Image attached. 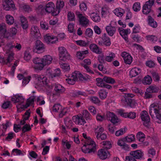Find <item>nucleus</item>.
Wrapping results in <instances>:
<instances>
[{"mask_svg": "<svg viewBox=\"0 0 161 161\" xmlns=\"http://www.w3.org/2000/svg\"><path fill=\"white\" fill-rule=\"evenodd\" d=\"M149 114L152 119L156 118L158 119V123H161V104L159 103H154L149 108Z\"/></svg>", "mask_w": 161, "mask_h": 161, "instance_id": "f257e3e1", "label": "nucleus"}, {"mask_svg": "<svg viewBox=\"0 0 161 161\" xmlns=\"http://www.w3.org/2000/svg\"><path fill=\"white\" fill-rule=\"evenodd\" d=\"M82 135L85 138V143L81 148L82 152L85 153L94 152L96 148L95 142L90 137H87L86 134L83 133Z\"/></svg>", "mask_w": 161, "mask_h": 161, "instance_id": "f03ea898", "label": "nucleus"}, {"mask_svg": "<svg viewBox=\"0 0 161 161\" xmlns=\"http://www.w3.org/2000/svg\"><path fill=\"white\" fill-rule=\"evenodd\" d=\"M55 5L54 3L52 2H49L45 5L43 6L42 5H40L38 7L39 9H41L42 11L44 9L46 11L49 13H52L55 15L56 9H54Z\"/></svg>", "mask_w": 161, "mask_h": 161, "instance_id": "7ed1b4c3", "label": "nucleus"}, {"mask_svg": "<svg viewBox=\"0 0 161 161\" xmlns=\"http://www.w3.org/2000/svg\"><path fill=\"white\" fill-rule=\"evenodd\" d=\"M140 115L143 124L145 126L149 127L150 125V121L147 112L143 110L141 113Z\"/></svg>", "mask_w": 161, "mask_h": 161, "instance_id": "20e7f679", "label": "nucleus"}, {"mask_svg": "<svg viewBox=\"0 0 161 161\" xmlns=\"http://www.w3.org/2000/svg\"><path fill=\"white\" fill-rule=\"evenodd\" d=\"M154 2L155 0H149L145 3L142 7V12L143 14H147L151 12Z\"/></svg>", "mask_w": 161, "mask_h": 161, "instance_id": "39448f33", "label": "nucleus"}, {"mask_svg": "<svg viewBox=\"0 0 161 161\" xmlns=\"http://www.w3.org/2000/svg\"><path fill=\"white\" fill-rule=\"evenodd\" d=\"M76 15L78 18L80 24L84 27H86L89 24V20L88 16H85L80 14L79 12L77 11Z\"/></svg>", "mask_w": 161, "mask_h": 161, "instance_id": "423d86ee", "label": "nucleus"}, {"mask_svg": "<svg viewBox=\"0 0 161 161\" xmlns=\"http://www.w3.org/2000/svg\"><path fill=\"white\" fill-rule=\"evenodd\" d=\"M59 51V59L62 61H65L67 59L70 58V56L67 53L66 49L63 47H58Z\"/></svg>", "mask_w": 161, "mask_h": 161, "instance_id": "0eeeda50", "label": "nucleus"}, {"mask_svg": "<svg viewBox=\"0 0 161 161\" xmlns=\"http://www.w3.org/2000/svg\"><path fill=\"white\" fill-rule=\"evenodd\" d=\"M3 8L6 10H9L12 9H16L15 5L13 0H3Z\"/></svg>", "mask_w": 161, "mask_h": 161, "instance_id": "6e6552de", "label": "nucleus"}, {"mask_svg": "<svg viewBox=\"0 0 161 161\" xmlns=\"http://www.w3.org/2000/svg\"><path fill=\"white\" fill-rule=\"evenodd\" d=\"M35 52L40 53L43 52L45 51V47L43 43L40 40H37L35 43Z\"/></svg>", "mask_w": 161, "mask_h": 161, "instance_id": "1a4fd4ad", "label": "nucleus"}, {"mask_svg": "<svg viewBox=\"0 0 161 161\" xmlns=\"http://www.w3.org/2000/svg\"><path fill=\"white\" fill-rule=\"evenodd\" d=\"M113 23H114L115 24H116V22L112 21L109 25L106 26L105 27L107 32L108 35L111 36H113L115 33L116 30L115 26H112Z\"/></svg>", "mask_w": 161, "mask_h": 161, "instance_id": "9d476101", "label": "nucleus"}, {"mask_svg": "<svg viewBox=\"0 0 161 161\" xmlns=\"http://www.w3.org/2000/svg\"><path fill=\"white\" fill-rule=\"evenodd\" d=\"M44 38L45 41L48 44L56 43L58 41L57 37L48 34L44 35Z\"/></svg>", "mask_w": 161, "mask_h": 161, "instance_id": "9b49d317", "label": "nucleus"}, {"mask_svg": "<svg viewBox=\"0 0 161 161\" xmlns=\"http://www.w3.org/2000/svg\"><path fill=\"white\" fill-rule=\"evenodd\" d=\"M106 119L110 120L114 124H116L118 122L119 119L114 113L108 112L106 113Z\"/></svg>", "mask_w": 161, "mask_h": 161, "instance_id": "f8f14e48", "label": "nucleus"}, {"mask_svg": "<svg viewBox=\"0 0 161 161\" xmlns=\"http://www.w3.org/2000/svg\"><path fill=\"white\" fill-rule=\"evenodd\" d=\"M33 63L36 64V68L40 70H42L44 67L42 58L36 57L33 59Z\"/></svg>", "mask_w": 161, "mask_h": 161, "instance_id": "ddd939ff", "label": "nucleus"}, {"mask_svg": "<svg viewBox=\"0 0 161 161\" xmlns=\"http://www.w3.org/2000/svg\"><path fill=\"white\" fill-rule=\"evenodd\" d=\"M33 78H34L36 81H37V83L39 85H42V82L43 84H47V78L43 75H38L37 74H34L33 75Z\"/></svg>", "mask_w": 161, "mask_h": 161, "instance_id": "4468645a", "label": "nucleus"}, {"mask_svg": "<svg viewBox=\"0 0 161 161\" xmlns=\"http://www.w3.org/2000/svg\"><path fill=\"white\" fill-rule=\"evenodd\" d=\"M73 119L75 123L79 125H84L86 121L81 114H79L73 117Z\"/></svg>", "mask_w": 161, "mask_h": 161, "instance_id": "2eb2a0df", "label": "nucleus"}, {"mask_svg": "<svg viewBox=\"0 0 161 161\" xmlns=\"http://www.w3.org/2000/svg\"><path fill=\"white\" fill-rule=\"evenodd\" d=\"M30 35L33 38H37L40 37V34L38 28L35 25L32 26L31 28Z\"/></svg>", "mask_w": 161, "mask_h": 161, "instance_id": "dca6fc26", "label": "nucleus"}, {"mask_svg": "<svg viewBox=\"0 0 161 161\" xmlns=\"http://www.w3.org/2000/svg\"><path fill=\"white\" fill-rule=\"evenodd\" d=\"M130 154L135 158L139 159H142L144 155L143 152L140 150H137L131 152Z\"/></svg>", "mask_w": 161, "mask_h": 161, "instance_id": "f3484780", "label": "nucleus"}, {"mask_svg": "<svg viewBox=\"0 0 161 161\" xmlns=\"http://www.w3.org/2000/svg\"><path fill=\"white\" fill-rule=\"evenodd\" d=\"M97 155L101 159H105L110 156V154L108 151L101 149L98 152Z\"/></svg>", "mask_w": 161, "mask_h": 161, "instance_id": "a211bd4d", "label": "nucleus"}, {"mask_svg": "<svg viewBox=\"0 0 161 161\" xmlns=\"http://www.w3.org/2000/svg\"><path fill=\"white\" fill-rule=\"evenodd\" d=\"M78 79L76 71H75L72 74L71 76L66 79V80L69 84L73 85L75 83V81Z\"/></svg>", "mask_w": 161, "mask_h": 161, "instance_id": "6ab92c4d", "label": "nucleus"}, {"mask_svg": "<svg viewBox=\"0 0 161 161\" xmlns=\"http://www.w3.org/2000/svg\"><path fill=\"white\" fill-rule=\"evenodd\" d=\"M121 56L125 64H130L132 63V58L128 53L125 52H123L122 53Z\"/></svg>", "mask_w": 161, "mask_h": 161, "instance_id": "aec40b11", "label": "nucleus"}, {"mask_svg": "<svg viewBox=\"0 0 161 161\" xmlns=\"http://www.w3.org/2000/svg\"><path fill=\"white\" fill-rule=\"evenodd\" d=\"M89 15L92 20L95 22H99L101 20L99 12H90L89 13Z\"/></svg>", "mask_w": 161, "mask_h": 161, "instance_id": "412c9836", "label": "nucleus"}, {"mask_svg": "<svg viewBox=\"0 0 161 161\" xmlns=\"http://www.w3.org/2000/svg\"><path fill=\"white\" fill-rule=\"evenodd\" d=\"M11 100L15 103H19L21 104L24 103L25 99L22 96L17 94L12 98Z\"/></svg>", "mask_w": 161, "mask_h": 161, "instance_id": "4be33fe9", "label": "nucleus"}, {"mask_svg": "<svg viewBox=\"0 0 161 161\" xmlns=\"http://www.w3.org/2000/svg\"><path fill=\"white\" fill-rule=\"evenodd\" d=\"M102 39L103 45L106 46H109L111 45L110 39L106 33L103 34L102 36Z\"/></svg>", "mask_w": 161, "mask_h": 161, "instance_id": "5701e85b", "label": "nucleus"}, {"mask_svg": "<svg viewBox=\"0 0 161 161\" xmlns=\"http://www.w3.org/2000/svg\"><path fill=\"white\" fill-rule=\"evenodd\" d=\"M120 100L122 105L126 106H128L130 103V101L131 100V98H128L127 96L124 95L120 97Z\"/></svg>", "mask_w": 161, "mask_h": 161, "instance_id": "b1692460", "label": "nucleus"}, {"mask_svg": "<svg viewBox=\"0 0 161 161\" xmlns=\"http://www.w3.org/2000/svg\"><path fill=\"white\" fill-rule=\"evenodd\" d=\"M64 5V2L61 0H58L56 3L55 15L58 14L60 12V10Z\"/></svg>", "mask_w": 161, "mask_h": 161, "instance_id": "393cba45", "label": "nucleus"}, {"mask_svg": "<svg viewBox=\"0 0 161 161\" xmlns=\"http://www.w3.org/2000/svg\"><path fill=\"white\" fill-rule=\"evenodd\" d=\"M42 59L44 66L50 64L52 63L53 60L52 56L49 55L44 56Z\"/></svg>", "mask_w": 161, "mask_h": 161, "instance_id": "a878e982", "label": "nucleus"}, {"mask_svg": "<svg viewBox=\"0 0 161 161\" xmlns=\"http://www.w3.org/2000/svg\"><path fill=\"white\" fill-rule=\"evenodd\" d=\"M78 79L81 80H87L91 78V77L86 74L82 75L80 72L76 71Z\"/></svg>", "mask_w": 161, "mask_h": 161, "instance_id": "bb28decb", "label": "nucleus"}, {"mask_svg": "<svg viewBox=\"0 0 161 161\" xmlns=\"http://www.w3.org/2000/svg\"><path fill=\"white\" fill-rule=\"evenodd\" d=\"M141 72V69L139 68L135 67L132 68L129 72V75L130 77L136 76Z\"/></svg>", "mask_w": 161, "mask_h": 161, "instance_id": "cd10ccee", "label": "nucleus"}, {"mask_svg": "<svg viewBox=\"0 0 161 161\" xmlns=\"http://www.w3.org/2000/svg\"><path fill=\"white\" fill-rule=\"evenodd\" d=\"M90 50L93 52L100 54L102 53V49L99 48V47L95 44H91L89 46Z\"/></svg>", "mask_w": 161, "mask_h": 161, "instance_id": "c85d7f7f", "label": "nucleus"}, {"mask_svg": "<svg viewBox=\"0 0 161 161\" xmlns=\"http://www.w3.org/2000/svg\"><path fill=\"white\" fill-rule=\"evenodd\" d=\"M54 90L57 94H60L63 93L65 90L64 86L59 84H55Z\"/></svg>", "mask_w": 161, "mask_h": 161, "instance_id": "c756f323", "label": "nucleus"}, {"mask_svg": "<svg viewBox=\"0 0 161 161\" xmlns=\"http://www.w3.org/2000/svg\"><path fill=\"white\" fill-rule=\"evenodd\" d=\"M21 25L24 29H27L28 26V22L26 18L23 16H20Z\"/></svg>", "mask_w": 161, "mask_h": 161, "instance_id": "7c9ffc66", "label": "nucleus"}, {"mask_svg": "<svg viewBox=\"0 0 161 161\" xmlns=\"http://www.w3.org/2000/svg\"><path fill=\"white\" fill-rule=\"evenodd\" d=\"M7 31V27L6 24L4 23H0V33L4 35L6 37L8 38V36L6 35Z\"/></svg>", "mask_w": 161, "mask_h": 161, "instance_id": "2f4dec72", "label": "nucleus"}, {"mask_svg": "<svg viewBox=\"0 0 161 161\" xmlns=\"http://www.w3.org/2000/svg\"><path fill=\"white\" fill-rule=\"evenodd\" d=\"M14 53L13 52H11L8 53H7L6 55V64L11 62L14 59Z\"/></svg>", "mask_w": 161, "mask_h": 161, "instance_id": "473e14b6", "label": "nucleus"}, {"mask_svg": "<svg viewBox=\"0 0 161 161\" xmlns=\"http://www.w3.org/2000/svg\"><path fill=\"white\" fill-rule=\"evenodd\" d=\"M88 53L87 50L77 52L76 53L77 57L79 59H82L85 57L86 55Z\"/></svg>", "mask_w": 161, "mask_h": 161, "instance_id": "72a5a7b5", "label": "nucleus"}, {"mask_svg": "<svg viewBox=\"0 0 161 161\" xmlns=\"http://www.w3.org/2000/svg\"><path fill=\"white\" fill-rule=\"evenodd\" d=\"M104 131V128L101 125L97 126L94 129V131L96 137H99V135Z\"/></svg>", "mask_w": 161, "mask_h": 161, "instance_id": "f704fd0d", "label": "nucleus"}, {"mask_svg": "<svg viewBox=\"0 0 161 161\" xmlns=\"http://www.w3.org/2000/svg\"><path fill=\"white\" fill-rule=\"evenodd\" d=\"M82 113V117L85 118L87 120H90L92 119V116L87 110H83Z\"/></svg>", "mask_w": 161, "mask_h": 161, "instance_id": "c9c22d12", "label": "nucleus"}, {"mask_svg": "<svg viewBox=\"0 0 161 161\" xmlns=\"http://www.w3.org/2000/svg\"><path fill=\"white\" fill-rule=\"evenodd\" d=\"M148 20L149 25L151 27L155 28L157 26V24L156 21L152 17L149 16H148Z\"/></svg>", "mask_w": 161, "mask_h": 161, "instance_id": "e433bc0d", "label": "nucleus"}, {"mask_svg": "<svg viewBox=\"0 0 161 161\" xmlns=\"http://www.w3.org/2000/svg\"><path fill=\"white\" fill-rule=\"evenodd\" d=\"M108 92L104 89L100 90L98 92V95L100 98L102 100L106 98L107 97Z\"/></svg>", "mask_w": 161, "mask_h": 161, "instance_id": "4c0bfd02", "label": "nucleus"}, {"mask_svg": "<svg viewBox=\"0 0 161 161\" xmlns=\"http://www.w3.org/2000/svg\"><path fill=\"white\" fill-rule=\"evenodd\" d=\"M5 20L7 23L9 25H12L14 22V17L12 16L9 14L6 15Z\"/></svg>", "mask_w": 161, "mask_h": 161, "instance_id": "58836bf2", "label": "nucleus"}, {"mask_svg": "<svg viewBox=\"0 0 161 161\" xmlns=\"http://www.w3.org/2000/svg\"><path fill=\"white\" fill-rule=\"evenodd\" d=\"M89 99L93 103L97 104L98 105H100L101 104V101L99 98L97 97H89Z\"/></svg>", "mask_w": 161, "mask_h": 161, "instance_id": "ea45409f", "label": "nucleus"}, {"mask_svg": "<svg viewBox=\"0 0 161 161\" xmlns=\"http://www.w3.org/2000/svg\"><path fill=\"white\" fill-rule=\"evenodd\" d=\"M118 31L119 32L120 35L123 37L125 40L127 42H128V36L126 34L124 29L122 28H119L118 29Z\"/></svg>", "mask_w": 161, "mask_h": 161, "instance_id": "a19ab883", "label": "nucleus"}, {"mask_svg": "<svg viewBox=\"0 0 161 161\" xmlns=\"http://www.w3.org/2000/svg\"><path fill=\"white\" fill-rule=\"evenodd\" d=\"M114 12L116 16L118 17H121L125 13V11L123 9L119 8L115 9Z\"/></svg>", "mask_w": 161, "mask_h": 161, "instance_id": "79ce46f5", "label": "nucleus"}, {"mask_svg": "<svg viewBox=\"0 0 161 161\" xmlns=\"http://www.w3.org/2000/svg\"><path fill=\"white\" fill-rule=\"evenodd\" d=\"M148 92H150L151 93H157L158 90L159 88L156 86H151L147 89Z\"/></svg>", "mask_w": 161, "mask_h": 161, "instance_id": "37998d69", "label": "nucleus"}, {"mask_svg": "<svg viewBox=\"0 0 161 161\" xmlns=\"http://www.w3.org/2000/svg\"><path fill=\"white\" fill-rule=\"evenodd\" d=\"M35 98V97L34 96L30 97V98L27 100V102L25 105H24L25 108H27L31 104H32L34 102Z\"/></svg>", "mask_w": 161, "mask_h": 161, "instance_id": "c03bdc74", "label": "nucleus"}, {"mask_svg": "<svg viewBox=\"0 0 161 161\" xmlns=\"http://www.w3.org/2000/svg\"><path fill=\"white\" fill-rule=\"evenodd\" d=\"M75 42L78 45L82 47H86L89 45V43L87 41L82 40L76 41Z\"/></svg>", "mask_w": 161, "mask_h": 161, "instance_id": "a18cd8bd", "label": "nucleus"}, {"mask_svg": "<svg viewBox=\"0 0 161 161\" xmlns=\"http://www.w3.org/2000/svg\"><path fill=\"white\" fill-rule=\"evenodd\" d=\"M103 80L104 81L109 84H114L115 82V80L114 78L108 76L104 77Z\"/></svg>", "mask_w": 161, "mask_h": 161, "instance_id": "49530a36", "label": "nucleus"}, {"mask_svg": "<svg viewBox=\"0 0 161 161\" xmlns=\"http://www.w3.org/2000/svg\"><path fill=\"white\" fill-rule=\"evenodd\" d=\"M137 138L139 142H144L145 137L144 134L141 132H139L137 134Z\"/></svg>", "mask_w": 161, "mask_h": 161, "instance_id": "de8ad7c7", "label": "nucleus"}, {"mask_svg": "<svg viewBox=\"0 0 161 161\" xmlns=\"http://www.w3.org/2000/svg\"><path fill=\"white\" fill-rule=\"evenodd\" d=\"M135 139L134 136L133 134L128 135L125 138H123V140H125V142H128L134 141L135 140Z\"/></svg>", "mask_w": 161, "mask_h": 161, "instance_id": "09e8293b", "label": "nucleus"}, {"mask_svg": "<svg viewBox=\"0 0 161 161\" xmlns=\"http://www.w3.org/2000/svg\"><path fill=\"white\" fill-rule=\"evenodd\" d=\"M75 15L74 13L72 11H68L67 18L69 21H74L75 20Z\"/></svg>", "mask_w": 161, "mask_h": 161, "instance_id": "8fccbe9b", "label": "nucleus"}, {"mask_svg": "<svg viewBox=\"0 0 161 161\" xmlns=\"http://www.w3.org/2000/svg\"><path fill=\"white\" fill-rule=\"evenodd\" d=\"M102 145L104 148L107 149H110L112 146L111 142L107 141H103Z\"/></svg>", "mask_w": 161, "mask_h": 161, "instance_id": "3c124183", "label": "nucleus"}, {"mask_svg": "<svg viewBox=\"0 0 161 161\" xmlns=\"http://www.w3.org/2000/svg\"><path fill=\"white\" fill-rule=\"evenodd\" d=\"M115 57V55L114 53H111L108 55L106 57L105 60L108 62H111L114 60V59Z\"/></svg>", "mask_w": 161, "mask_h": 161, "instance_id": "603ef678", "label": "nucleus"}, {"mask_svg": "<svg viewBox=\"0 0 161 161\" xmlns=\"http://www.w3.org/2000/svg\"><path fill=\"white\" fill-rule=\"evenodd\" d=\"M152 81V79L151 77L148 75L145 76L143 80V83L145 85L150 84Z\"/></svg>", "mask_w": 161, "mask_h": 161, "instance_id": "864d4df0", "label": "nucleus"}, {"mask_svg": "<svg viewBox=\"0 0 161 161\" xmlns=\"http://www.w3.org/2000/svg\"><path fill=\"white\" fill-rule=\"evenodd\" d=\"M133 9L135 12H138L141 9L140 3L139 2L135 3L133 6Z\"/></svg>", "mask_w": 161, "mask_h": 161, "instance_id": "5fc2aeb1", "label": "nucleus"}, {"mask_svg": "<svg viewBox=\"0 0 161 161\" xmlns=\"http://www.w3.org/2000/svg\"><path fill=\"white\" fill-rule=\"evenodd\" d=\"M146 39L151 42H154L157 40V37L154 35H147L145 37Z\"/></svg>", "mask_w": 161, "mask_h": 161, "instance_id": "6e6d98bb", "label": "nucleus"}, {"mask_svg": "<svg viewBox=\"0 0 161 161\" xmlns=\"http://www.w3.org/2000/svg\"><path fill=\"white\" fill-rule=\"evenodd\" d=\"M21 8L24 11L29 12L31 11V8L30 6L28 5L24 4L21 6Z\"/></svg>", "mask_w": 161, "mask_h": 161, "instance_id": "4d7b16f0", "label": "nucleus"}, {"mask_svg": "<svg viewBox=\"0 0 161 161\" xmlns=\"http://www.w3.org/2000/svg\"><path fill=\"white\" fill-rule=\"evenodd\" d=\"M96 80L97 81V86H98L102 87L104 85V84L105 83H104L103 79H102L100 78H98L96 79Z\"/></svg>", "mask_w": 161, "mask_h": 161, "instance_id": "13d9d810", "label": "nucleus"}, {"mask_svg": "<svg viewBox=\"0 0 161 161\" xmlns=\"http://www.w3.org/2000/svg\"><path fill=\"white\" fill-rule=\"evenodd\" d=\"M96 118L97 121L102 122L106 119V117L104 115H102L100 114H98L96 116Z\"/></svg>", "mask_w": 161, "mask_h": 161, "instance_id": "bf43d9fd", "label": "nucleus"}, {"mask_svg": "<svg viewBox=\"0 0 161 161\" xmlns=\"http://www.w3.org/2000/svg\"><path fill=\"white\" fill-rule=\"evenodd\" d=\"M31 78V76H28L27 77H25L22 80V85L23 86H25L29 82Z\"/></svg>", "mask_w": 161, "mask_h": 161, "instance_id": "052dcab7", "label": "nucleus"}, {"mask_svg": "<svg viewBox=\"0 0 161 161\" xmlns=\"http://www.w3.org/2000/svg\"><path fill=\"white\" fill-rule=\"evenodd\" d=\"M61 108L62 107L59 104H55L53 106V110L55 112H59Z\"/></svg>", "mask_w": 161, "mask_h": 161, "instance_id": "680f3d73", "label": "nucleus"}, {"mask_svg": "<svg viewBox=\"0 0 161 161\" xmlns=\"http://www.w3.org/2000/svg\"><path fill=\"white\" fill-rule=\"evenodd\" d=\"M125 132V128H122L117 131L115 134L117 136H119L124 134Z\"/></svg>", "mask_w": 161, "mask_h": 161, "instance_id": "e2e57ef3", "label": "nucleus"}, {"mask_svg": "<svg viewBox=\"0 0 161 161\" xmlns=\"http://www.w3.org/2000/svg\"><path fill=\"white\" fill-rule=\"evenodd\" d=\"M31 129L29 125L26 124L22 128V131L23 133L29 131Z\"/></svg>", "mask_w": 161, "mask_h": 161, "instance_id": "0e129e2a", "label": "nucleus"}, {"mask_svg": "<svg viewBox=\"0 0 161 161\" xmlns=\"http://www.w3.org/2000/svg\"><path fill=\"white\" fill-rule=\"evenodd\" d=\"M91 60L89 59H86L83 60V61L81 63V65L84 67V65L85 66H88L91 64Z\"/></svg>", "mask_w": 161, "mask_h": 161, "instance_id": "69168bd1", "label": "nucleus"}, {"mask_svg": "<svg viewBox=\"0 0 161 161\" xmlns=\"http://www.w3.org/2000/svg\"><path fill=\"white\" fill-rule=\"evenodd\" d=\"M132 90L133 92L139 94L140 95H142L143 93L142 90L139 89V88L136 87H132Z\"/></svg>", "mask_w": 161, "mask_h": 161, "instance_id": "338daca9", "label": "nucleus"}, {"mask_svg": "<svg viewBox=\"0 0 161 161\" xmlns=\"http://www.w3.org/2000/svg\"><path fill=\"white\" fill-rule=\"evenodd\" d=\"M31 58L30 53L28 51H25L24 53V58L25 60L28 61L31 59Z\"/></svg>", "mask_w": 161, "mask_h": 161, "instance_id": "774afa93", "label": "nucleus"}]
</instances>
